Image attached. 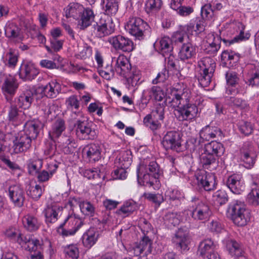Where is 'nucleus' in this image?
Masks as SVG:
<instances>
[{"instance_id": "64", "label": "nucleus", "mask_w": 259, "mask_h": 259, "mask_svg": "<svg viewBox=\"0 0 259 259\" xmlns=\"http://www.w3.org/2000/svg\"><path fill=\"white\" fill-rule=\"evenodd\" d=\"M229 104L240 109H245L248 106L246 101L234 97H230Z\"/></svg>"}, {"instance_id": "7", "label": "nucleus", "mask_w": 259, "mask_h": 259, "mask_svg": "<svg viewBox=\"0 0 259 259\" xmlns=\"http://www.w3.org/2000/svg\"><path fill=\"white\" fill-rule=\"evenodd\" d=\"M191 202L193 209L190 210V215L196 221H206L211 215L209 206L200 201L198 198H192Z\"/></svg>"}, {"instance_id": "9", "label": "nucleus", "mask_w": 259, "mask_h": 259, "mask_svg": "<svg viewBox=\"0 0 259 259\" xmlns=\"http://www.w3.org/2000/svg\"><path fill=\"white\" fill-rule=\"evenodd\" d=\"M17 242L22 247L29 251L36 252L41 249V243L39 240L33 238L31 235H24L19 233Z\"/></svg>"}, {"instance_id": "53", "label": "nucleus", "mask_w": 259, "mask_h": 259, "mask_svg": "<svg viewBox=\"0 0 259 259\" xmlns=\"http://www.w3.org/2000/svg\"><path fill=\"white\" fill-rule=\"evenodd\" d=\"M165 223L168 225H172L176 226L179 224L180 222V215L177 213L172 212H167L164 218Z\"/></svg>"}, {"instance_id": "48", "label": "nucleus", "mask_w": 259, "mask_h": 259, "mask_svg": "<svg viewBox=\"0 0 259 259\" xmlns=\"http://www.w3.org/2000/svg\"><path fill=\"white\" fill-rule=\"evenodd\" d=\"M110 15L106 14H103L101 16L99 21L97 22L96 24L105 27L107 29L110 30L113 32L114 31V25L113 23V20Z\"/></svg>"}, {"instance_id": "24", "label": "nucleus", "mask_w": 259, "mask_h": 259, "mask_svg": "<svg viewBox=\"0 0 259 259\" xmlns=\"http://www.w3.org/2000/svg\"><path fill=\"white\" fill-rule=\"evenodd\" d=\"M200 161L203 168L210 171L215 170L219 166L218 157L206 152H204L201 155Z\"/></svg>"}, {"instance_id": "60", "label": "nucleus", "mask_w": 259, "mask_h": 259, "mask_svg": "<svg viewBox=\"0 0 259 259\" xmlns=\"http://www.w3.org/2000/svg\"><path fill=\"white\" fill-rule=\"evenodd\" d=\"M94 32L95 35L100 38L109 35L113 32L97 24L94 25Z\"/></svg>"}, {"instance_id": "29", "label": "nucleus", "mask_w": 259, "mask_h": 259, "mask_svg": "<svg viewBox=\"0 0 259 259\" xmlns=\"http://www.w3.org/2000/svg\"><path fill=\"white\" fill-rule=\"evenodd\" d=\"M196 51V47L191 42L184 43L180 50L179 57L184 61L192 59L195 56Z\"/></svg>"}, {"instance_id": "54", "label": "nucleus", "mask_w": 259, "mask_h": 259, "mask_svg": "<svg viewBox=\"0 0 259 259\" xmlns=\"http://www.w3.org/2000/svg\"><path fill=\"white\" fill-rule=\"evenodd\" d=\"M201 15L203 18L211 20L215 16L214 10L212 9V4H206L201 8Z\"/></svg>"}, {"instance_id": "57", "label": "nucleus", "mask_w": 259, "mask_h": 259, "mask_svg": "<svg viewBox=\"0 0 259 259\" xmlns=\"http://www.w3.org/2000/svg\"><path fill=\"white\" fill-rule=\"evenodd\" d=\"M238 128L240 132L245 136H247L252 133L253 128L250 122L241 121L239 122Z\"/></svg>"}, {"instance_id": "61", "label": "nucleus", "mask_w": 259, "mask_h": 259, "mask_svg": "<svg viewBox=\"0 0 259 259\" xmlns=\"http://www.w3.org/2000/svg\"><path fill=\"white\" fill-rule=\"evenodd\" d=\"M141 245L144 253L146 255H148L152 252V241L147 236H145L139 242Z\"/></svg>"}, {"instance_id": "40", "label": "nucleus", "mask_w": 259, "mask_h": 259, "mask_svg": "<svg viewBox=\"0 0 259 259\" xmlns=\"http://www.w3.org/2000/svg\"><path fill=\"white\" fill-rule=\"evenodd\" d=\"M137 205L134 202L126 201L120 209L117 210L116 212L122 217L125 218L131 214L137 209Z\"/></svg>"}, {"instance_id": "58", "label": "nucleus", "mask_w": 259, "mask_h": 259, "mask_svg": "<svg viewBox=\"0 0 259 259\" xmlns=\"http://www.w3.org/2000/svg\"><path fill=\"white\" fill-rule=\"evenodd\" d=\"M100 170L97 168L82 169L80 171L84 177L88 179L98 180L100 179Z\"/></svg>"}, {"instance_id": "49", "label": "nucleus", "mask_w": 259, "mask_h": 259, "mask_svg": "<svg viewBox=\"0 0 259 259\" xmlns=\"http://www.w3.org/2000/svg\"><path fill=\"white\" fill-rule=\"evenodd\" d=\"M43 190L41 187L38 184L35 186L30 185L27 191V195L34 200H38L42 195Z\"/></svg>"}, {"instance_id": "1", "label": "nucleus", "mask_w": 259, "mask_h": 259, "mask_svg": "<svg viewBox=\"0 0 259 259\" xmlns=\"http://www.w3.org/2000/svg\"><path fill=\"white\" fill-rule=\"evenodd\" d=\"M190 95L186 89H171L170 96L166 99V103L175 109L174 113L179 121H192L197 116L198 109L196 105L189 103Z\"/></svg>"}, {"instance_id": "45", "label": "nucleus", "mask_w": 259, "mask_h": 259, "mask_svg": "<svg viewBox=\"0 0 259 259\" xmlns=\"http://www.w3.org/2000/svg\"><path fill=\"white\" fill-rule=\"evenodd\" d=\"M79 206L82 213L85 215L93 217L95 212L94 206L89 201H82L79 203Z\"/></svg>"}, {"instance_id": "18", "label": "nucleus", "mask_w": 259, "mask_h": 259, "mask_svg": "<svg viewBox=\"0 0 259 259\" xmlns=\"http://www.w3.org/2000/svg\"><path fill=\"white\" fill-rule=\"evenodd\" d=\"M60 84L55 81H52L46 85L36 90V93H43L44 95L49 98H55L61 92Z\"/></svg>"}, {"instance_id": "47", "label": "nucleus", "mask_w": 259, "mask_h": 259, "mask_svg": "<svg viewBox=\"0 0 259 259\" xmlns=\"http://www.w3.org/2000/svg\"><path fill=\"white\" fill-rule=\"evenodd\" d=\"M238 27L240 29L239 34L235 36L233 39L229 40V45H231L235 42H238L241 41L248 39L250 37V34L248 33H244L245 26L241 23H238Z\"/></svg>"}, {"instance_id": "17", "label": "nucleus", "mask_w": 259, "mask_h": 259, "mask_svg": "<svg viewBox=\"0 0 259 259\" xmlns=\"http://www.w3.org/2000/svg\"><path fill=\"white\" fill-rule=\"evenodd\" d=\"M6 36L17 41H22L24 38L22 29L13 22H8L5 29Z\"/></svg>"}, {"instance_id": "42", "label": "nucleus", "mask_w": 259, "mask_h": 259, "mask_svg": "<svg viewBox=\"0 0 259 259\" xmlns=\"http://www.w3.org/2000/svg\"><path fill=\"white\" fill-rule=\"evenodd\" d=\"M248 202L253 205H259V187L256 182H253L251 190L247 195Z\"/></svg>"}, {"instance_id": "36", "label": "nucleus", "mask_w": 259, "mask_h": 259, "mask_svg": "<svg viewBox=\"0 0 259 259\" xmlns=\"http://www.w3.org/2000/svg\"><path fill=\"white\" fill-rule=\"evenodd\" d=\"M137 175L138 183L140 185L152 186L155 183L157 182L158 178H155L153 175L149 173L144 174L142 178L140 175V167L138 166L137 169Z\"/></svg>"}, {"instance_id": "41", "label": "nucleus", "mask_w": 259, "mask_h": 259, "mask_svg": "<svg viewBox=\"0 0 259 259\" xmlns=\"http://www.w3.org/2000/svg\"><path fill=\"white\" fill-rule=\"evenodd\" d=\"M59 211V207L57 206H48L45 210L46 222L48 223L56 222L58 220Z\"/></svg>"}, {"instance_id": "8", "label": "nucleus", "mask_w": 259, "mask_h": 259, "mask_svg": "<svg viewBox=\"0 0 259 259\" xmlns=\"http://www.w3.org/2000/svg\"><path fill=\"white\" fill-rule=\"evenodd\" d=\"M108 42L115 50L124 52H130L134 48L132 40L121 35L109 37Z\"/></svg>"}, {"instance_id": "5", "label": "nucleus", "mask_w": 259, "mask_h": 259, "mask_svg": "<svg viewBox=\"0 0 259 259\" xmlns=\"http://www.w3.org/2000/svg\"><path fill=\"white\" fill-rule=\"evenodd\" d=\"M83 225V221L72 213L69 214L58 229V233L63 237L74 235Z\"/></svg>"}, {"instance_id": "22", "label": "nucleus", "mask_w": 259, "mask_h": 259, "mask_svg": "<svg viewBox=\"0 0 259 259\" xmlns=\"http://www.w3.org/2000/svg\"><path fill=\"white\" fill-rule=\"evenodd\" d=\"M35 90H27L20 95L17 100V104L20 108L24 109H28L32 102L33 99L37 96Z\"/></svg>"}, {"instance_id": "33", "label": "nucleus", "mask_w": 259, "mask_h": 259, "mask_svg": "<svg viewBox=\"0 0 259 259\" xmlns=\"http://www.w3.org/2000/svg\"><path fill=\"white\" fill-rule=\"evenodd\" d=\"M22 222L25 228L30 232L37 230L40 226V223L38 219L30 214L25 215L23 218Z\"/></svg>"}, {"instance_id": "3", "label": "nucleus", "mask_w": 259, "mask_h": 259, "mask_svg": "<svg viewBox=\"0 0 259 259\" xmlns=\"http://www.w3.org/2000/svg\"><path fill=\"white\" fill-rule=\"evenodd\" d=\"M199 70L198 81L201 87L209 85L215 70L216 64L213 59L209 57H203L198 61Z\"/></svg>"}, {"instance_id": "16", "label": "nucleus", "mask_w": 259, "mask_h": 259, "mask_svg": "<svg viewBox=\"0 0 259 259\" xmlns=\"http://www.w3.org/2000/svg\"><path fill=\"white\" fill-rule=\"evenodd\" d=\"M32 140L29 137L20 132L14 141V152L20 153L27 151L31 146Z\"/></svg>"}, {"instance_id": "11", "label": "nucleus", "mask_w": 259, "mask_h": 259, "mask_svg": "<svg viewBox=\"0 0 259 259\" xmlns=\"http://www.w3.org/2000/svg\"><path fill=\"white\" fill-rule=\"evenodd\" d=\"M112 62H115V70L118 74L125 78L130 76L131 65L124 55H120L117 58H113Z\"/></svg>"}, {"instance_id": "32", "label": "nucleus", "mask_w": 259, "mask_h": 259, "mask_svg": "<svg viewBox=\"0 0 259 259\" xmlns=\"http://www.w3.org/2000/svg\"><path fill=\"white\" fill-rule=\"evenodd\" d=\"M83 11V7L81 5L71 3L65 9V16L67 18L73 17L75 19H79Z\"/></svg>"}, {"instance_id": "38", "label": "nucleus", "mask_w": 259, "mask_h": 259, "mask_svg": "<svg viewBox=\"0 0 259 259\" xmlns=\"http://www.w3.org/2000/svg\"><path fill=\"white\" fill-rule=\"evenodd\" d=\"M213 243L211 239H206L200 242L199 245L198 253L202 257H205L214 250Z\"/></svg>"}, {"instance_id": "21", "label": "nucleus", "mask_w": 259, "mask_h": 259, "mask_svg": "<svg viewBox=\"0 0 259 259\" xmlns=\"http://www.w3.org/2000/svg\"><path fill=\"white\" fill-rule=\"evenodd\" d=\"M199 135L203 141H209L212 139L222 137L223 133L217 127L206 125L200 131Z\"/></svg>"}, {"instance_id": "14", "label": "nucleus", "mask_w": 259, "mask_h": 259, "mask_svg": "<svg viewBox=\"0 0 259 259\" xmlns=\"http://www.w3.org/2000/svg\"><path fill=\"white\" fill-rule=\"evenodd\" d=\"M39 73V70L35 65L31 62L21 65L19 70V76L24 80H31Z\"/></svg>"}, {"instance_id": "46", "label": "nucleus", "mask_w": 259, "mask_h": 259, "mask_svg": "<svg viewBox=\"0 0 259 259\" xmlns=\"http://www.w3.org/2000/svg\"><path fill=\"white\" fill-rule=\"evenodd\" d=\"M162 5L161 0H148L146 3V10L148 13H155L161 9Z\"/></svg>"}, {"instance_id": "23", "label": "nucleus", "mask_w": 259, "mask_h": 259, "mask_svg": "<svg viewBox=\"0 0 259 259\" xmlns=\"http://www.w3.org/2000/svg\"><path fill=\"white\" fill-rule=\"evenodd\" d=\"M40 125L41 122L38 120L28 121L24 125L23 131L21 133L34 140L36 138L38 134Z\"/></svg>"}, {"instance_id": "15", "label": "nucleus", "mask_w": 259, "mask_h": 259, "mask_svg": "<svg viewBox=\"0 0 259 259\" xmlns=\"http://www.w3.org/2000/svg\"><path fill=\"white\" fill-rule=\"evenodd\" d=\"M227 186L232 193L236 194H241L245 189L244 181L239 175L230 176L227 181Z\"/></svg>"}, {"instance_id": "12", "label": "nucleus", "mask_w": 259, "mask_h": 259, "mask_svg": "<svg viewBox=\"0 0 259 259\" xmlns=\"http://www.w3.org/2000/svg\"><path fill=\"white\" fill-rule=\"evenodd\" d=\"M82 153L83 156L91 163L99 161L101 157V148L97 144L86 145L82 149Z\"/></svg>"}, {"instance_id": "13", "label": "nucleus", "mask_w": 259, "mask_h": 259, "mask_svg": "<svg viewBox=\"0 0 259 259\" xmlns=\"http://www.w3.org/2000/svg\"><path fill=\"white\" fill-rule=\"evenodd\" d=\"M197 180L206 191H210L215 187V177L212 172L201 171L197 177Z\"/></svg>"}, {"instance_id": "20", "label": "nucleus", "mask_w": 259, "mask_h": 259, "mask_svg": "<svg viewBox=\"0 0 259 259\" xmlns=\"http://www.w3.org/2000/svg\"><path fill=\"white\" fill-rule=\"evenodd\" d=\"M9 192L10 199L14 205L18 207L22 206L25 200L23 189L19 186L13 185L9 187Z\"/></svg>"}, {"instance_id": "31", "label": "nucleus", "mask_w": 259, "mask_h": 259, "mask_svg": "<svg viewBox=\"0 0 259 259\" xmlns=\"http://www.w3.org/2000/svg\"><path fill=\"white\" fill-rule=\"evenodd\" d=\"M240 58V55L232 51H224L221 55L222 62L224 65L232 66L237 62Z\"/></svg>"}, {"instance_id": "56", "label": "nucleus", "mask_w": 259, "mask_h": 259, "mask_svg": "<svg viewBox=\"0 0 259 259\" xmlns=\"http://www.w3.org/2000/svg\"><path fill=\"white\" fill-rule=\"evenodd\" d=\"M164 107L163 105L159 104L156 105L155 109H154L151 114V117L154 119L158 120H163L164 118Z\"/></svg>"}, {"instance_id": "62", "label": "nucleus", "mask_w": 259, "mask_h": 259, "mask_svg": "<svg viewBox=\"0 0 259 259\" xmlns=\"http://www.w3.org/2000/svg\"><path fill=\"white\" fill-rule=\"evenodd\" d=\"M65 254H67L72 259H77L79 256V250L75 245L71 244L67 245L64 248Z\"/></svg>"}, {"instance_id": "52", "label": "nucleus", "mask_w": 259, "mask_h": 259, "mask_svg": "<svg viewBox=\"0 0 259 259\" xmlns=\"http://www.w3.org/2000/svg\"><path fill=\"white\" fill-rule=\"evenodd\" d=\"M241 159L243 162L244 166L248 169L253 167L255 161L254 155L248 152L242 153Z\"/></svg>"}, {"instance_id": "37", "label": "nucleus", "mask_w": 259, "mask_h": 259, "mask_svg": "<svg viewBox=\"0 0 259 259\" xmlns=\"http://www.w3.org/2000/svg\"><path fill=\"white\" fill-rule=\"evenodd\" d=\"M92 54V48L87 44L78 45L75 56L81 60H86L90 58Z\"/></svg>"}, {"instance_id": "10", "label": "nucleus", "mask_w": 259, "mask_h": 259, "mask_svg": "<svg viewBox=\"0 0 259 259\" xmlns=\"http://www.w3.org/2000/svg\"><path fill=\"white\" fill-rule=\"evenodd\" d=\"M161 144L166 150L180 151L181 141L179 133L175 131L167 132L162 138Z\"/></svg>"}, {"instance_id": "25", "label": "nucleus", "mask_w": 259, "mask_h": 259, "mask_svg": "<svg viewBox=\"0 0 259 259\" xmlns=\"http://www.w3.org/2000/svg\"><path fill=\"white\" fill-rule=\"evenodd\" d=\"M19 87L17 79L13 76H7L4 81L2 89L6 95L13 96L16 92Z\"/></svg>"}, {"instance_id": "35", "label": "nucleus", "mask_w": 259, "mask_h": 259, "mask_svg": "<svg viewBox=\"0 0 259 259\" xmlns=\"http://www.w3.org/2000/svg\"><path fill=\"white\" fill-rule=\"evenodd\" d=\"M226 248L231 255L239 256L243 253V248L236 240L232 239H228L226 241Z\"/></svg>"}, {"instance_id": "26", "label": "nucleus", "mask_w": 259, "mask_h": 259, "mask_svg": "<svg viewBox=\"0 0 259 259\" xmlns=\"http://www.w3.org/2000/svg\"><path fill=\"white\" fill-rule=\"evenodd\" d=\"M157 51L163 56L170 54L173 50L171 39L168 36H164L155 43Z\"/></svg>"}, {"instance_id": "63", "label": "nucleus", "mask_w": 259, "mask_h": 259, "mask_svg": "<svg viewBox=\"0 0 259 259\" xmlns=\"http://www.w3.org/2000/svg\"><path fill=\"white\" fill-rule=\"evenodd\" d=\"M105 11L108 15H114L118 10V3H104Z\"/></svg>"}, {"instance_id": "2", "label": "nucleus", "mask_w": 259, "mask_h": 259, "mask_svg": "<svg viewBox=\"0 0 259 259\" xmlns=\"http://www.w3.org/2000/svg\"><path fill=\"white\" fill-rule=\"evenodd\" d=\"M228 212L234 224L238 226H244L250 221V212L244 203L240 200H235L230 204Z\"/></svg>"}, {"instance_id": "4", "label": "nucleus", "mask_w": 259, "mask_h": 259, "mask_svg": "<svg viewBox=\"0 0 259 259\" xmlns=\"http://www.w3.org/2000/svg\"><path fill=\"white\" fill-rule=\"evenodd\" d=\"M72 118L77 119L74 123L76 128L77 136L82 140H93L97 137V132L92 128L90 123L80 118L83 117V114L81 112H73L71 114Z\"/></svg>"}, {"instance_id": "34", "label": "nucleus", "mask_w": 259, "mask_h": 259, "mask_svg": "<svg viewBox=\"0 0 259 259\" xmlns=\"http://www.w3.org/2000/svg\"><path fill=\"white\" fill-rule=\"evenodd\" d=\"M225 149L223 145L217 142L211 141L207 144L205 146V152L211 155H214L217 157L222 155Z\"/></svg>"}, {"instance_id": "59", "label": "nucleus", "mask_w": 259, "mask_h": 259, "mask_svg": "<svg viewBox=\"0 0 259 259\" xmlns=\"http://www.w3.org/2000/svg\"><path fill=\"white\" fill-rule=\"evenodd\" d=\"M64 144V151L67 154L72 153L77 148V145L75 140L68 137Z\"/></svg>"}, {"instance_id": "6", "label": "nucleus", "mask_w": 259, "mask_h": 259, "mask_svg": "<svg viewBox=\"0 0 259 259\" xmlns=\"http://www.w3.org/2000/svg\"><path fill=\"white\" fill-rule=\"evenodd\" d=\"M125 29L131 35L141 39L149 31L150 27L147 22L141 18L133 17L129 18L125 25Z\"/></svg>"}, {"instance_id": "44", "label": "nucleus", "mask_w": 259, "mask_h": 259, "mask_svg": "<svg viewBox=\"0 0 259 259\" xmlns=\"http://www.w3.org/2000/svg\"><path fill=\"white\" fill-rule=\"evenodd\" d=\"M116 160H118L119 163V166L127 168L132 162L131 152L128 151H121Z\"/></svg>"}, {"instance_id": "55", "label": "nucleus", "mask_w": 259, "mask_h": 259, "mask_svg": "<svg viewBox=\"0 0 259 259\" xmlns=\"http://www.w3.org/2000/svg\"><path fill=\"white\" fill-rule=\"evenodd\" d=\"M100 75L106 80H110L114 75V71L111 65H107L99 70Z\"/></svg>"}, {"instance_id": "39", "label": "nucleus", "mask_w": 259, "mask_h": 259, "mask_svg": "<svg viewBox=\"0 0 259 259\" xmlns=\"http://www.w3.org/2000/svg\"><path fill=\"white\" fill-rule=\"evenodd\" d=\"M18 53L16 50L9 49L3 57L6 64L10 67H14L18 62Z\"/></svg>"}, {"instance_id": "51", "label": "nucleus", "mask_w": 259, "mask_h": 259, "mask_svg": "<svg viewBox=\"0 0 259 259\" xmlns=\"http://www.w3.org/2000/svg\"><path fill=\"white\" fill-rule=\"evenodd\" d=\"M42 165V160L37 157H33L28 162V168L30 174L36 172L41 168Z\"/></svg>"}, {"instance_id": "19", "label": "nucleus", "mask_w": 259, "mask_h": 259, "mask_svg": "<svg viewBox=\"0 0 259 259\" xmlns=\"http://www.w3.org/2000/svg\"><path fill=\"white\" fill-rule=\"evenodd\" d=\"M172 243L177 248H180L182 252H185L189 250L188 244L189 239L187 234L182 229H179L175 234L172 239Z\"/></svg>"}, {"instance_id": "28", "label": "nucleus", "mask_w": 259, "mask_h": 259, "mask_svg": "<svg viewBox=\"0 0 259 259\" xmlns=\"http://www.w3.org/2000/svg\"><path fill=\"white\" fill-rule=\"evenodd\" d=\"M99 236V232L94 228H90L82 236V241L85 247L91 248L97 242Z\"/></svg>"}, {"instance_id": "30", "label": "nucleus", "mask_w": 259, "mask_h": 259, "mask_svg": "<svg viewBox=\"0 0 259 259\" xmlns=\"http://www.w3.org/2000/svg\"><path fill=\"white\" fill-rule=\"evenodd\" d=\"M83 12L79 16L78 25L80 29H84L94 21L95 15L92 10L83 8Z\"/></svg>"}, {"instance_id": "27", "label": "nucleus", "mask_w": 259, "mask_h": 259, "mask_svg": "<svg viewBox=\"0 0 259 259\" xmlns=\"http://www.w3.org/2000/svg\"><path fill=\"white\" fill-rule=\"evenodd\" d=\"M66 128L65 121L61 118L56 119L52 125L49 135L51 140L55 141L62 134Z\"/></svg>"}, {"instance_id": "43", "label": "nucleus", "mask_w": 259, "mask_h": 259, "mask_svg": "<svg viewBox=\"0 0 259 259\" xmlns=\"http://www.w3.org/2000/svg\"><path fill=\"white\" fill-rule=\"evenodd\" d=\"M58 167V165L56 164H50L49 165V172L46 170H42L38 174L37 177L38 181L44 182L48 181L56 172Z\"/></svg>"}, {"instance_id": "50", "label": "nucleus", "mask_w": 259, "mask_h": 259, "mask_svg": "<svg viewBox=\"0 0 259 259\" xmlns=\"http://www.w3.org/2000/svg\"><path fill=\"white\" fill-rule=\"evenodd\" d=\"M159 121L154 119L151 115H147L143 119L144 124L153 132L161 127V123Z\"/></svg>"}]
</instances>
